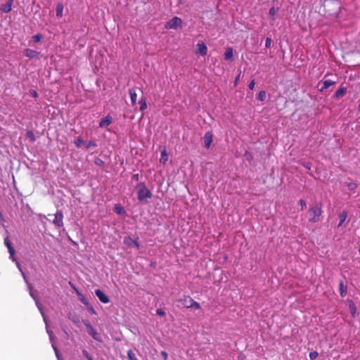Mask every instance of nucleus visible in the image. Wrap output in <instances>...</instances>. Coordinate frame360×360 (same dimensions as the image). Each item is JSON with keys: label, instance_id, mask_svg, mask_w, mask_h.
Returning <instances> with one entry per match:
<instances>
[{"label": "nucleus", "instance_id": "obj_1", "mask_svg": "<svg viewBox=\"0 0 360 360\" xmlns=\"http://www.w3.org/2000/svg\"><path fill=\"white\" fill-rule=\"evenodd\" d=\"M309 221L311 222H318L320 220V217L322 214V204L321 202H315L311 205L309 210Z\"/></svg>", "mask_w": 360, "mask_h": 360}, {"label": "nucleus", "instance_id": "obj_2", "mask_svg": "<svg viewBox=\"0 0 360 360\" xmlns=\"http://www.w3.org/2000/svg\"><path fill=\"white\" fill-rule=\"evenodd\" d=\"M136 189L137 191V198L139 201L142 202L147 198H152V193L147 188L145 183H139L136 186Z\"/></svg>", "mask_w": 360, "mask_h": 360}, {"label": "nucleus", "instance_id": "obj_3", "mask_svg": "<svg viewBox=\"0 0 360 360\" xmlns=\"http://www.w3.org/2000/svg\"><path fill=\"white\" fill-rule=\"evenodd\" d=\"M183 26V20L179 17H173L165 24V27L166 29H174L181 28Z\"/></svg>", "mask_w": 360, "mask_h": 360}, {"label": "nucleus", "instance_id": "obj_4", "mask_svg": "<svg viewBox=\"0 0 360 360\" xmlns=\"http://www.w3.org/2000/svg\"><path fill=\"white\" fill-rule=\"evenodd\" d=\"M84 326L86 327L87 333L92 336V338L98 341H101V336L100 335L96 332V330L94 328V327L91 325L89 321L86 320L82 321Z\"/></svg>", "mask_w": 360, "mask_h": 360}, {"label": "nucleus", "instance_id": "obj_5", "mask_svg": "<svg viewBox=\"0 0 360 360\" xmlns=\"http://www.w3.org/2000/svg\"><path fill=\"white\" fill-rule=\"evenodd\" d=\"M54 219L53 220V224L56 227H62L63 226V214L61 210H58L54 214Z\"/></svg>", "mask_w": 360, "mask_h": 360}, {"label": "nucleus", "instance_id": "obj_6", "mask_svg": "<svg viewBox=\"0 0 360 360\" xmlns=\"http://www.w3.org/2000/svg\"><path fill=\"white\" fill-rule=\"evenodd\" d=\"M212 138H213V134L211 131H208L205 134V135L203 136V141H204V146L207 149L210 148L211 143L212 142Z\"/></svg>", "mask_w": 360, "mask_h": 360}, {"label": "nucleus", "instance_id": "obj_7", "mask_svg": "<svg viewBox=\"0 0 360 360\" xmlns=\"http://www.w3.org/2000/svg\"><path fill=\"white\" fill-rule=\"evenodd\" d=\"M95 294L101 302L106 304L110 302L109 297L101 290H95Z\"/></svg>", "mask_w": 360, "mask_h": 360}, {"label": "nucleus", "instance_id": "obj_8", "mask_svg": "<svg viewBox=\"0 0 360 360\" xmlns=\"http://www.w3.org/2000/svg\"><path fill=\"white\" fill-rule=\"evenodd\" d=\"M112 122V118L110 115H107L106 117H103L100 122H99V127L101 128H104L105 127H108V125H110Z\"/></svg>", "mask_w": 360, "mask_h": 360}, {"label": "nucleus", "instance_id": "obj_9", "mask_svg": "<svg viewBox=\"0 0 360 360\" xmlns=\"http://www.w3.org/2000/svg\"><path fill=\"white\" fill-rule=\"evenodd\" d=\"M322 84L321 87L320 88V91H323L324 90L328 89L330 86L335 84V82H333L330 79H326L324 81H321L319 83V85Z\"/></svg>", "mask_w": 360, "mask_h": 360}, {"label": "nucleus", "instance_id": "obj_10", "mask_svg": "<svg viewBox=\"0 0 360 360\" xmlns=\"http://www.w3.org/2000/svg\"><path fill=\"white\" fill-rule=\"evenodd\" d=\"M193 300L189 296H184V297L180 300V302L183 307L186 308H190L192 306Z\"/></svg>", "mask_w": 360, "mask_h": 360}, {"label": "nucleus", "instance_id": "obj_11", "mask_svg": "<svg viewBox=\"0 0 360 360\" xmlns=\"http://www.w3.org/2000/svg\"><path fill=\"white\" fill-rule=\"evenodd\" d=\"M13 0H6V2L1 6V11L4 13H8L11 11Z\"/></svg>", "mask_w": 360, "mask_h": 360}, {"label": "nucleus", "instance_id": "obj_12", "mask_svg": "<svg viewBox=\"0 0 360 360\" xmlns=\"http://www.w3.org/2000/svg\"><path fill=\"white\" fill-rule=\"evenodd\" d=\"M197 47H198V53H200L201 56H204L207 54V47L205 43H198L197 44Z\"/></svg>", "mask_w": 360, "mask_h": 360}, {"label": "nucleus", "instance_id": "obj_13", "mask_svg": "<svg viewBox=\"0 0 360 360\" xmlns=\"http://www.w3.org/2000/svg\"><path fill=\"white\" fill-rule=\"evenodd\" d=\"M339 292L342 297H345L347 293V288L343 283V281H340L339 283Z\"/></svg>", "mask_w": 360, "mask_h": 360}, {"label": "nucleus", "instance_id": "obj_14", "mask_svg": "<svg viewBox=\"0 0 360 360\" xmlns=\"http://www.w3.org/2000/svg\"><path fill=\"white\" fill-rule=\"evenodd\" d=\"M39 53L37 51L26 49L24 50V55L30 58H35Z\"/></svg>", "mask_w": 360, "mask_h": 360}, {"label": "nucleus", "instance_id": "obj_15", "mask_svg": "<svg viewBox=\"0 0 360 360\" xmlns=\"http://www.w3.org/2000/svg\"><path fill=\"white\" fill-rule=\"evenodd\" d=\"M129 96H130V98H131V105H135L136 103V89L135 88H131L129 89Z\"/></svg>", "mask_w": 360, "mask_h": 360}, {"label": "nucleus", "instance_id": "obj_16", "mask_svg": "<svg viewBox=\"0 0 360 360\" xmlns=\"http://www.w3.org/2000/svg\"><path fill=\"white\" fill-rule=\"evenodd\" d=\"M347 212L344 210L342 212H340L338 215L339 219V223L338 225V227H340L342 225V224L345 221L346 219L347 218Z\"/></svg>", "mask_w": 360, "mask_h": 360}, {"label": "nucleus", "instance_id": "obj_17", "mask_svg": "<svg viewBox=\"0 0 360 360\" xmlns=\"http://www.w3.org/2000/svg\"><path fill=\"white\" fill-rule=\"evenodd\" d=\"M124 243L129 246L134 245L137 248H139V244L138 243V242L135 240H133L130 237L125 238L124 240Z\"/></svg>", "mask_w": 360, "mask_h": 360}, {"label": "nucleus", "instance_id": "obj_18", "mask_svg": "<svg viewBox=\"0 0 360 360\" xmlns=\"http://www.w3.org/2000/svg\"><path fill=\"white\" fill-rule=\"evenodd\" d=\"M346 91H347V88L341 86L336 91V92L334 94V97L336 98L342 97L346 94Z\"/></svg>", "mask_w": 360, "mask_h": 360}, {"label": "nucleus", "instance_id": "obj_19", "mask_svg": "<svg viewBox=\"0 0 360 360\" xmlns=\"http://www.w3.org/2000/svg\"><path fill=\"white\" fill-rule=\"evenodd\" d=\"M75 290L78 295L80 302H82L84 305H89V302L88 300L77 288H75Z\"/></svg>", "mask_w": 360, "mask_h": 360}, {"label": "nucleus", "instance_id": "obj_20", "mask_svg": "<svg viewBox=\"0 0 360 360\" xmlns=\"http://www.w3.org/2000/svg\"><path fill=\"white\" fill-rule=\"evenodd\" d=\"M63 5L61 3L58 4L56 7V16L58 18H61L63 16Z\"/></svg>", "mask_w": 360, "mask_h": 360}, {"label": "nucleus", "instance_id": "obj_21", "mask_svg": "<svg viewBox=\"0 0 360 360\" xmlns=\"http://www.w3.org/2000/svg\"><path fill=\"white\" fill-rule=\"evenodd\" d=\"M233 57V49L231 48H227L224 53V59L226 60H231Z\"/></svg>", "mask_w": 360, "mask_h": 360}, {"label": "nucleus", "instance_id": "obj_22", "mask_svg": "<svg viewBox=\"0 0 360 360\" xmlns=\"http://www.w3.org/2000/svg\"><path fill=\"white\" fill-rule=\"evenodd\" d=\"M139 104L140 105V110L141 111H143V110H145L147 108V103H146V98L144 97H142L139 100Z\"/></svg>", "mask_w": 360, "mask_h": 360}, {"label": "nucleus", "instance_id": "obj_23", "mask_svg": "<svg viewBox=\"0 0 360 360\" xmlns=\"http://www.w3.org/2000/svg\"><path fill=\"white\" fill-rule=\"evenodd\" d=\"M168 160V155L166 152L165 150H163L162 151H161V157H160V161L161 162H163V163H165Z\"/></svg>", "mask_w": 360, "mask_h": 360}, {"label": "nucleus", "instance_id": "obj_24", "mask_svg": "<svg viewBox=\"0 0 360 360\" xmlns=\"http://www.w3.org/2000/svg\"><path fill=\"white\" fill-rule=\"evenodd\" d=\"M266 91H260L257 96V99H258L261 101H264L266 99Z\"/></svg>", "mask_w": 360, "mask_h": 360}, {"label": "nucleus", "instance_id": "obj_25", "mask_svg": "<svg viewBox=\"0 0 360 360\" xmlns=\"http://www.w3.org/2000/svg\"><path fill=\"white\" fill-rule=\"evenodd\" d=\"M75 145L77 148H80L83 143H84V140L81 136H78L74 141Z\"/></svg>", "mask_w": 360, "mask_h": 360}, {"label": "nucleus", "instance_id": "obj_26", "mask_svg": "<svg viewBox=\"0 0 360 360\" xmlns=\"http://www.w3.org/2000/svg\"><path fill=\"white\" fill-rule=\"evenodd\" d=\"M115 212L117 214H124V210L123 209V207L119 205V204H116L115 206V209H114Z\"/></svg>", "mask_w": 360, "mask_h": 360}, {"label": "nucleus", "instance_id": "obj_27", "mask_svg": "<svg viewBox=\"0 0 360 360\" xmlns=\"http://www.w3.org/2000/svg\"><path fill=\"white\" fill-rule=\"evenodd\" d=\"M91 147H97V143L95 141H89L88 143H86L85 146V148L86 150L89 149Z\"/></svg>", "mask_w": 360, "mask_h": 360}, {"label": "nucleus", "instance_id": "obj_28", "mask_svg": "<svg viewBox=\"0 0 360 360\" xmlns=\"http://www.w3.org/2000/svg\"><path fill=\"white\" fill-rule=\"evenodd\" d=\"M349 310H350L351 314H352V316H354L355 315V314H356V309L355 305L354 304V303H353V302H351V303L349 304Z\"/></svg>", "mask_w": 360, "mask_h": 360}, {"label": "nucleus", "instance_id": "obj_29", "mask_svg": "<svg viewBox=\"0 0 360 360\" xmlns=\"http://www.w3.org/2000/svg\"><path fill=\"white\" fill-rule=\"evenodd\" d=\"M94 163L98 165V166H101V167H103L104 165H105V162L103 160H101V158H96L94 160Z\"/></svg>", "mask_w": 360, "mask_h": 360}, {"label": "nucleus", "instance_id": "obj_30", "mask_svg": "<svg viewBox=\"0 0 360 360\" xmlns=\"http://www.w3.org/2000/svg\"><path fill=\"white\" fill-rule=\"evenodd\" d=\"M32 39L35 42H39L42 39V36L41 34H37L32 37Z\"/></svg>", "mask_w": 360, "mask_h": 360}, {"label": "nucleus", "instance_id": "obj_31", "mask_svg": "<svg viewBox=\"0 0 360 360\" xmlns=\"http://www.w3.org/2000/svg\"><path fill=\"white\" fill-rule=\"evenodd\" d=\"M87 307L88 311L91 314H96V311L93 306L89 303V305H86Z\"/></svg>", "mask_w": 360, "mask_h": 360}, {"label": "nucleus", "instance_id": "obj_32", "mask_svg": "<svg viewBox=\"0 0 360 360\" xmlns=\"http://www.w3.org/2000/svg\"><path fill=\"white\" fill-rule=\"evenodd\" d=\"M317 356H318V352H316V351L311 352L309 353V358H310L311 360L315 359Z\"/></svg>", "mask_w": 360, "mask_h": 360}, {"label": "nucleus", "instance_id": "obj_33", "mask_svg": "<svg viewBox=\"0 0 360 360\" xmlns=\"http://www.w3.org/2000/svg\"><path fill=\"white\" fill-rule=\"evenodd\" d=\"M191 308L198 309L200 308V304L198 302H195V300H193L192 306Z\"/></svg>", "mask_w": 360, "mask_h": 360}, {"label": "nucleus", "instance_id": "obj_34", "mask_svg": "<svg viewBox=\"0 0 360 360\" xmlns=\"http://www.w3.org/2000/svg\"><path fill=\"white\" fill-rule=\"evenodd\" d=\"M347 187H348L349 190L352 191V190H354L357 187V185H356V184L352 182V183H349L348 184Z\"/></svg>", "mask_w": 360, "mask_h": 360}, {"label": "nucleus", "instance_id": "obj_35", "mask_svg": "<svg viewBox=\"0 0 360 360\" xmlns=\"http://www.w3.org/2000/svg\"><path fill=\"white\" fill-rule=\"evenodd\" d=\"M128 356H129V360H136L135 358V354H134V352L131 350H129L128 352Z\"/></svg>", "mask_w": 360, "mask_h": 360}, {"label": "nucleus", "instance_id": "obj_36", "mask_svg": "<svg viewBox=\"0 0 360 360\" xmlns=\"http://www.w3.org/2000/svg\"><path fill=\"white\" fill-rule=\"evenodd\" d=\"M271 39L269 37H266L265 39V46L266 48H269L271 46Z\"/></svg>", "mask_w": 360, "mask_h": 360}, {"label": "nucleus", "instance_id": "obj_37", "mask_svg": "<svg viewBox=\"0 0 360 360\" xmlns=\"http://www.w3.org/2000/svg\"><path fill=\"white\" fill-rule=\"evenodd\" d=\"M299 203L301 205L302 210H303L304 208H306V202L303 199H300L299 200Z\"/></svg>", "mask_w": 360, "mask_h": 360}, {"label": "nucleus", "instance_id": "obj_38", "mask_svg": "<svg viewBox=\"0 0 360 360\" xmlns=\"http://www.w3.org/2000/svg\"><path fill=\"white\" fill-rule=\"evenodd\" d=\"M156 314L161 316H164L166 314L165 312L162 309H158L156 310Z\"/></svg>", "mask_w": 360, "mask_h": 360}, {"label": "nucleus", "instance_id": "obj_39", "mask_svg": "<svg viewBox=\"0 0 360 360\" xmlns=\"http://www.w3.org/2000/svg\"><path fill=\"white\" fill-rule=\"evenodd\" d=\"M4 244L7 248L12 245V243L10 241L8 236L4 239Z\"/></svg>", "mask_w": 360, "mask_h": 360}, {"label": "nucleus", "instance_id": "obj_40", "mask_svg": "<svg viewBox=\"0 0 360 360\" xmlns=\"http://www.w3.org/2000/svg\"><path fill=\"white\" fill-rule=\"evenodd\" d=\"M30 95H32L34 98H37L38 97V93L34 90V89H30Z\"/></svg>", "mask_w": 360, "mask_h": 360}, {"label": "nucleus", "instance_id": "obj_41", "mask_svg": "<svg viewBox=\"0 0 360 360\" xmlns=\"http://www.w3.org/2000/svg\"><path fill=\"white\" fill-rule=\"evenodd\" d=\"M34 301H35V304H36L37 307H38L39 310L43 314L41 304L39 302V301L37 300H36Z\"/></svg>", "mask_w": 360, "mask_h": 360}, {"label": "nucleus", "instance_id": "obj_42", "mask_svg": "<svg viewBox=\"0 0 360 360\" xmlns=\"http://www.w3.org/2000/svg\"><path fill=\"white\" fill-rule=\"evenodd\" d=\"M8 252L10 255H12V253H15V251L13 247V245H11V246L8 247Z\"/></svg>", "mask_w": 360, "mask_h": 360}, {"label": "nucleus", "instance_id": "obj_43", "mask_svg": "<svg viewBox=\"0 0 360 360\" xmlns=\"http://www.w3.org/2000/svg\"><path fill=\"white\" fill-rule=\"evenodd\" d=\"M269 13L271 16H274L276 13V11H275V8L274 7H271L270 9H269Z\"/></svg>", "mask_w": 360, "mask_h": 360}, {"label": "nucleus", "instance_id": "obj_44", "mask_svg": "<svg viewBox=\"0 0 360 360\" xmlns=\"http://www.w3.org/2000/svg\"><path fill=\"white\" fill-rule=\"evenodd\" d=\"M255 80H252L250 82L248 87H249L250 89L252 90L254 89V87H255Z\"/></svg>", "mask_w": 360, "mask_h": 360}, {"label": "nucleus", "instance_id": "obj_45", "mask_svg": "<svg viewBox=\"0 0 360 360\" xmlns=\"http://www.w3.org/2000/svg\"><path fill=\"white\" fill-rule=\"evenodd\" d=\"M27 136L29 138H30L32 141L34 140V134H33V133L32 131H28L27 132Z\"/></svg>", "mask_w": 360, "mask_h": 360}, {"label": "nucleus", "instance_id": "obj_46", "mask_svg": "<svg viewBox=\"0 0 360 360\" xmlns=\"http://www.w3.org/2000/svg\"><path fill=\"white\" fill-rule=\"evenodd\" d=\"M30 295L34 300H37V296L34 295L33 290H31V291H30Z\"/></svg>", "mask_w": 360, "mask_h": 360}, {"label": "nucleus", "instance_id": "obj_47", "mask_svg": "<svg viewBox=\"0 0 360 360\" xmlns=\"http://www.w3.org/2000/svg\"><path fill=\"white\" fill-rule=\"evenodd\" d=\"M139 174H135L132 176V180H134V181H139Z\"/></svg>", "mask_w": 360, "mask_h": 360}, {"label": "nucleus", "instance_id": "obj_48", "mask_svg": "<svg viewBox=\"0 0 360 360\" xmlns=\"http://www.w3.org/2000/svg\"><path fill=\"white\" fill-rule=\"evenodd\" d=\"M22 277H23V278H24V280H25V283H29V281H28V280H27V277H26V276H25V274L24 271H22Z\"/></svg>", "mask_w": 360, "mask_h": 360}, {"label": "nucleus", "instance_id": "obj_49", "mask_svg": "<svg viewBox=\"0 0 360 360\" xmlns=\"http://www.w3.org/2000/svg\"><path fill=\"white\" fill-rule=\"evenodd\" d=\"M15 262H16V265H17V266H18V268L19 271H20V273L22 274V271H22V269H21V266H20V263H19L18 261H16Z\"/></svg>", "mask_w": 360, "mask_h": 360}, {"label": "nucleus", "instance_id": "obj_50", "mask_svg": "<svg viewBox=\"0 0 360 360\" xmlns=\"http://www.w3.org/2000/svg\"><path fill=\"white\" fill-rule=\"evenodd\" d=\"M161 354H162V356L164 357L165 359H166L167 358V353L166 352L162 351L161 352Z\"/></svg>", "mask_w": 360, "mask_h": 360}, {"label": "nucleus", "instance_id": "obj_51", "mask_svg": "<svg viewBox=\"0 0 360 360\" xmlns=\"http://www.w3.org/2000/svg\"><path fill=\"white\" fill-rule=\"evenodd\" d=\"M14 255L15 253H12V255H10V258L13 261V262H16L17 259L16 258L14 257Z\"/></svg>", "mask_w": 360, "mask_h": 360}, {"label": "nucleus", "instance_id": "obj_52", "mask_svg": "<svg viewBox=\"0 0 360 360\" xmlns=\"http://www.w3.org/2000/svg\"><path fill=\"white\" fill-rule=\"evenodd\" d=\"M27 288L29 289L30 291H31V290H32V284L29 282L28 283H27Z\"/></svg>", "mask_w": 360, "mask_h": 360}, {"label": "nucleus", "instance_id": "obj_53", "mask_svg": "<svg viewBox=\"0 0 360 360\" xmlns=\"http://www.w3.org/2000/svg\"><path fill=\"white\" fill-rule=\"evenodd\" d=\"M72 321L73 323H75V324H77L78 322H79V319L78 318H75L72 319Z\"/></svg>", "mask_w": 360, "mask_h": 360}, {"label": "nucleus", "instance_id": "obj_54", "mask_svg": "<svg viewBox=\"0 0 360 360\" xmlns=\"http://www.w3.org/2000/svg\"><path fill=\"white\" fill-rule=\"evenodd\" d=\"M53 349H54V350L56 352V354L57 358L59 359L58 352L57 351V349L56 347H53Z\"/></svg>", "mask_w": 360, "mask_h": 360}, {"label": "nucleus", "instance_id": "obj_55", "mask_svg": "<svg viewBox=\"0 0 360 360\" xmlns=\"http://www.w3.org/2000/svg\"><path fill=\"white\" fill-rule=\"evenodd\" d=\"M239 78H240V74L236 77V79H235V83L236 84L238 82V81L239 80Z\"/></svg>", "mask_w": 360, "mask_h": 360}, {"label": "nucleus", "instance_id": "obj_56", "mask_svg": "<svg viewBox=\"0 0 360 360\" xmlns=\"http://www.w3.org/2000/svg\"><path fill=\"white\" fill-rule=\"evenodd\" d=\"M0 221H4V217L1 212H0Z\"/></svg>", "mask_w": 360, "mask_h": 360}, {"label": "nucleus", "instance_id": "obj_57", "mask_svg": "<svg viewBox=\"0 0 360 360\" xmlns=\"http://www.w3.org/2000/svg\"><path fill=\"white\" fill-rule=\"evenodd\" d=\"M47 332L49 334L50 339L52 340V335H51L52 333L51 331L48 330H47Z\"/></svg>", "mask_w": 360, "mask_h": 360}, {"label": "nucleus", "instance_id": "obj_58", "mask_svg": "<svg viewBox=\"0 0 360 360\" xmlns=\"http://www.w3.org/2000/svg\"><path fill=\"white\" fill-rule=\"evenodd\" d=\"M358 110H359V111H360V104L358 106Z\"/></svg>", "mask_w": 360, "mask_h": 360}, {"label": "nucleus", "instance_id": "obj_59", "mask_svg": "<svg viewBox=\"0 0 360 360\" xmlns=\"http://www.w3.org/2000/svg\"><path fill=\"white\" fill-rule=\"evenodd\" d=\"M87 356V358H88V360H91V358H89L88 356Z\"/></svg>", "mask_w": 360, "mask_h": 360}, {"label": "nucleus", "instance_id": "obj_60", "mask_svg": "<svg viewBox=\"0 0 360 360\" xmlns=\"http://www.w3.org/2000/svg\"><path fill=\"white\" fill-rule=\"evenodd\" d=\"M359 252H360V247H359Z\"/></svg>", "mask_w": 360, "mask_h": 360}]
</instances>
